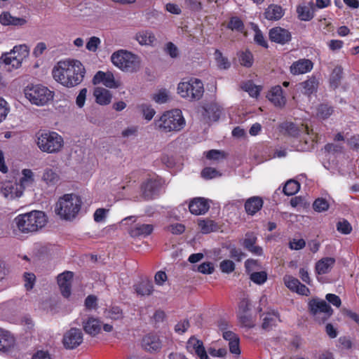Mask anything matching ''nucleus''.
<instances>
[{
    "label": "nucleus",
    "instance_id": "obj_13",
    "mask_svg": "<svg viewBox=\"0 0 359 359\" xmlns=\"http://www.w3.org/2000/svg\"><path fill=\"white\" fill-rule=\"evenodd\" d=\"M142 348L150 353H157L162 348V341L159 336L154 333L144 335L141 341Z\"/></svg>",
    "mask_w": 359,
    "mask_h": 359
},
{
    "label": "nucleus",
    "instance_id": "obj_22",
    "mask_svg": "<svg viewBox=\"0 0 359 359\" xmlns=\"http://www.w3.org/2000/svg\"><path fill=\"white\" fill-rule=\"evenodd\" d=\"M266 97L276 107H283L286 104V97L283 95V90L280 86L271 87L267 93Z\"/></svg>",
    "mask_w": 359,
    "mask_h": 359
},
{
    "label": "nucleus",
    "instance_id": "obj_46",
    "mask_svg": "<svg viewBox=\"0 0 359 359\" xmlns=\"http://www.w3.org/2000/svg\"><path fill=\"white\" fill-rule=\"evenodd\" d=\"M107 318L114 320H121L123 318L122 309L119 306H112L105 311Z\"/></svg>",
    "mask_w": 359,
    "mask_h": 359
},
{
    "label": "nucleus",
    "instance_id": "obj_9",
    "mask_svg": "<svg viewBox=\"0 0 359 359\" xmlns=\"http://www.w3.org/2000/svg\"><path fill=\"white\" fill-rule=\"evenodd\" d=\"M34 182V175L32 170L23 169L19 184H8L4 188L6 197L10 198H19L22 195L24 190L32 187Z\"/></svg>",
    "mask_w": 359,
    "mask_h": 359
},
{
    "label": "nucleus",
    "instance_id": "obj_52",
    "mask_svg": "<svg viewBox=\"0 0 359 359\" xmlns=\"http://www.w3.org/2000/svg\"><path fill=\"white\" fill-rule=\"evenodd\" d=\"M257 238L253 232H247L243 239V245L248 250L251 248L257 243Z\"/></svg>",
    "mask_w": 359,
    "mask_h": 359
},
{
    "label": "nucleus",
    "instance_id": "obj_19",
    "mask_svg": "<svg viewBox=\"0 0 359 359\" xmlns=\"http://www.w3.org/2000/svg\"><path fill=\"white\" fill-rule=\"evenodd\" d=\"M210 204L207 199L202 197H196L190 201L189 210L190 212L195 215H204L208 211Z\"/></svg>",
    "mask_w": 359,
    "mask_h": 359
},
{
    "label": "nucleus",
    "instance_id": "obj_40",
    "mask_svg": "<svg viewBox=\"0 0 359 359\" xmlns=\"http://www.w3.org/2000/svg\"><path fill=\"white\" fill-rule=\"evenodd\" d=\"M297 13L299 20L309 21L313 18L311 8L306 5H299L297 7Z\"/></svg>",
    "mask_w": 359,
    "mask_h": 359
},
{
    "label": "nucleus",
    "instance_id": "obj_11",
    "mask_svg": "<svg viewBox=\"0 0 359 359\" xmlns=\"http://www.w3.org/2000/svg\"><path fill=\"white\" fill-rule=\"evenodd\" d=\"M83 339L82 331L72 327L64 334L62 344L67 349H74L83 342Z\"/></svg>",
    "mask_w": 359,
    "mask_h": 359
},
{
    "label": "nucleus",
    "instance_id": "obj_49",
    "mask_svg": "<svg viewBox=\"0 0 359 359\" xmlns=\"http://www.w3.org/2000/svg\"><path fill=\"white\" fill-rule=\"evenodd\" d=\"M283 280L285 286L291 291L294 292L297 290L299 285H300V281L292 276H285L283 278Z\"/></svg>",
    "mask_w": 359,
    "mask_h": 359
},
{
    "label": "nucleus",
    "instance_id": "obj_3",
    "mask_svg": "<svg viewBox=\"0 0 359 359\" xmlns=\"http://www.w3.org/2000/svg\"><path fill=\"white\" fill-rule=\"evenodd\" d=\"M46 222V215L43 212L39 210L19 215L14 219L18 229L24 233L35 232L43 227Z\"/></svg>",
    "mask_w": 359,
    "mask_h": 359
},
{
    "label": "nucleus",
    "instance_id": "obj_45",
    "mask_svg": "<svg viewBox=\"0 0 359 359\" xmlns=\"http://www.w3.org/2000/svg\"><path fill=\"white\" fill-rule=\"evenodd\" d=\"M137 108L141 111L147 121H151L156 114L155 110L150 104H141L137 106Z\"/></svg>",
    "mask_w": 359,
    "mask_h": 359
},
{
    "label": "nucleus",
    "instance_id": "obj_57",
    "mask_svg": "<svg viewBox=\"0 0 359 359\" xmlns=\"http://www.w3.org/2000/svg\"><path fill=\"white\" fill-rule=\"evenodd\" d=\"M261 267L259 262L253 259H248L245 262V268L247 273L250 274L254 271L259 269Z\"/></svg>",
    "mask_w": 359,
    "mask_h": 359
},
{
    "label": "nucleus",
    "instance_id": "obj_50",
    "mask_svg": "<svg viewBox=\"0 0 359 359\" xmlns=\"http://www.w3.org/2000/svg\"><path fill=\"white\" fill-rule=\"evenodd\" d=\"M219 269L222 273L229 274L235 270L236 265L233 261L224 259L220 262Z\"/></svg>",
    "mask_w": 359,
    "mask_h": 359
},
{
    "label": "nucleus",
    "instance_id": "obj_36",
    "mask_svg": "<svg viewBox=\"0 0 359 359\" xmlns=\"http://www.w3.org/2000/svg\"><path fill=\"white\" fill-rule=\"evenodd\" d=\"M300 85L304 89V93L309 95L317 90L318 81L315 76H311L302 82Z\"/></svg>",
    "mask_w": 359,
    "mask_h": 359
},
{
    "label": "nucleus",
    "instance_id": "obj_32",
    "mask_svg": "<svg viewBox=\"0 0 359 359\" xmlns=\"http://www.w3.org/2000/svg\"><path fill=\"white\" fill-rule=\"evenodd\" d=\"M157 189V183L155 180L148 179L141 185V190L144 197L149 200L151 199Z\"/></svg>",
    "mask_w": 359,
    "mask_h": 359
},
{
    "label": "nucleus",
    "instance_id": "obj_20",
    "mask_svg": "<svg viewBox=\"0 0 359 359\" xmlns=\"http://www.w3.org/2000/svg\"><path fill=\"white\" fill-rule=\"evenodd\" d=\"M222 113V108L216 103H210L203 107L202 114L204 121L207 123L217 121Z\"/></svg>",
    "mask_w": 359,
    "mask_h": 359
},
{
    "label": "nucleus",
    "instance_id": "obj_21",
    "mask_svg": "<svg viewBox=\"0 0 359 359\" xmlns=\"http://www.w3.org/2000/svg\"><path fill=\"white\" fill-rule=\"evenodd\" d=\"M16 340L8 331L0 328V351L6 353L14 349Z\"/></svg>",
    "mask_w": 359,
    "mask_h": 359
},
{
    "label": "nucleus",
    "instance_id": "obj_15",
    "mask_svg": "<svg viewBox=\"0 0 359 359\" xmlns=\"http://www.w3.org/2000/svg\"><path fill=\"white\" fill-rule=\"evenodd\" d=\"M269 37L271 41L285 45L292 39L290 32L281 27H275L269 29Z\"/></svg>",
    "mask_w": 359,
    "mask_h": 359
},
{
    "label": "nucleus",
    "instance_id": "obj_12",
    "mask_svg": "<svg viewBox=\"0 0 359 359\" xmlns=\"http://www.w3.org/2000/svg\"><path fill=\"white\" fill-rule=\"evenodd\" d=\"M74 273L69 271H65L59 274L57 277L60 290L65 298H69L72 294V283Z\"/></svg>",
    "mask_w": 359,
    "mask_h": 359
},
{
    "label": "nucleus",
    "instance_id": "obj_56",
    "mask_svg": "<svg viewBox=\"0 0 359 359\" xmlns=\"http://www.w3.org/2000/svg\"><path fill=\"white\" fill-rule=\"evenodd\" d=\"M238 319L241 325L244 327L251 328L254 327V322L248 313H238Z\"/></svg>",
    "mask_w": 359,
    "mask_h": 359
},
{
    "label": "nucleus",
    "instance_id": "obj_63",
    "mask_svg": "<svg viewBox=\"0 0 359 359\" xmlns=\"http://www.w3.org/2000/svg\"><path fill=\"white\" fill-rule=\"evenodd\" d=\"M101 43V40L100 38L97 36H92L89 39L88 41L86 43V48L89 51L95 52L98 48Z\"/></svg>",
    "mask_w": 359,
    "mask_h": 359
},
{
    "label": "nucleus",
    "instance_id": "obj_18",
    "mask_svg": "<svg viewBox=\"0 0 359 359\" xmlns=\"http://www.w3.org/2000/svg\"><path fill=\"white\" fill-rule=\"evenodd\" d=\"M313 63L309 59L302 58L292 62L290 67V72L292 75L306 74L312 70Z\"/></svg>",
    "mask_w": 359,
    "mask_h": 359
},
{
    "label": "nucleus",
    "instance_id": "obj_53",
    "mask_svg": "<svg viewBox=\"0 0 359 359\" xmlns=\"http://www.w3.org/2000/svg\"><path fill=\"white\" fill-rule=\"evenodd\" d=\"M205 157L209 160L219 161L226 158L224 151L217 149H211L206 152Z\"/></svg>",
    "mask_w": 359,
    "mask_h": 359
},
{
    "label": "nucleus",
    "instance_id": "obj_35",
    "mask_svg": "<svg viewBox=\"0 0 359 359\" xmlns=\"http://www.w3.org/2000/svg\"><path fill=\"white\" fill-rule=\"evenodd\" d=\"M241 88L248 92L252 97L257 98L262 90V86L255 85L252 81L249 80L242 83Z\"/></svg>",
    "mask_w": 359,
    "mask_h": 359
},
{
    "label": "nucleus",
    "instance_id": "obj_16",
    "mask_svg": "<svg viewBox=\"0 0 359 359\" xmlns=\"http://www.w3.org/2000/svg\"><path fill=\"white\" fill-rule=\"evenodd\" d=\"M280 131L285 135L292 137H299L302 133L309 134V128L306 126L302 125L301 127L292 122H284L280 125Z\"/></svg>",
    "mask_w": 359,
    "mask_h": 359
},
{
    "label": "nucleus",
    "instance_id": "obj_10",
    "mask_svg": "<svg viewBox=\"0 0 359 359\" xmlns=\"http://www.w3.org/2000/svg\"><path fill=\"white\" fill-rule=\"evenodd\" d=\"M28 49L26 45L15 46L8 53H4L0 57V63H3L8 71L20 68L23 58L27 55Z\"/></svg>",
    "mask_w": 359,
    "mask_h": 359
},
{
    "label": "nucleus",
    "instance_id": "obj_51",
    "mask_svg": "<svg viewBox=\"0 0 359 359\" xmlns=\"http://www.w3.org/2000/svg\"><path fill=\"white\" fill-rule=\"evenodd\" d=\"M313 208L315 211L321 212L329 208V203L325 198H318L313 202Z\"/></svg>",
    "mask_w": 359,
    "mask_h": 359
},
{
    "label": "nucleus",
    "instance_id": "obj_58",
    "mask_svg": "<svg viewBox=\"0 0 359 359\" xmlns=\"http://www.w3.org/2000/svg\"><path fill=\"white\" fill-rule=\"evenodd\" d=\"M152 99L158 104L165 103L168 100V95L166 90H160L157 93L153 95Z\"/></svg>",
    "mask_w": 359,
    "mask_h": 359
},
{
    "label": "nucleus",
    "instance_id": "obj_64",
    "mask_svg": "<svg viewBox=\"0 0 359 359\" xmlns=\"http://www.w3.org/2000/svg\"><path fill=\"white\" fill-rule=\"evenodd\" d=\"M229 256L231 259H234L236 262H241L244 257H245V254L241 251V249L233 246L229 250Z\"/></svg>",
    "mask_w": 359,
    "mask_h": 359
},
{
    "label": "nucleus",
    "instance_id": "obj_39",
    "mask_svg": "<svg viewBox=\"0 0 359 359\" xmlns=\"http://www.w3.org/2000/svg\"><path fill=\"white\" fill-rule=\"evenodd\" d=\"M240 64L245 67H251L254 62V57L249 50H245L238 54Z\"/></svg>",
    "mask_w": 359,
    "mask_h": 359
},
{
    "label": "nucleus",
    "instance_id": "obj_43",
    "mask_svg": "<svg viewBox=\"0 0 359 359\" xmlns=\"http://www.w3.org/2000/svg\"><path fill=\"white\" fill-rule=\"evenodd\" d=\"M255 35H254V41L256 44L259 46H262L264 48H269V44L267 41L266 40L262 32L259 29L257 26H255L254 28Z\"/></svg>",
    "mask_w": 359,
    "mask_h": 359
},
{
    "label": "nucleus",
    "instance_id": "obj_8",
    "mask_svg": "<svg viewBox=\"0 0 359 359\" xmlns=\"http://www.w3.org/2000/svg\"><path fill=\"white\" fill-rule=\"evenodd\" d=\"M25 94L32 104L37 106L47 104L54 97L53 91L41 84L27 86Z\"/></svg>",
    "mask_w": 359,
    "mask_h": 359
},
{
    "label": "nucleus",
    "instance_id": "obj_48",
    "mask_svg": "<svg viewBox=\"0 0 359 359\" xmlns=\"http://www.w3.org/2000/svg\"><path fill=\"white\" fill-rule=\"evenodd\" d=\"M42 179L47 184H55L58 180L57 174L52 169L47 168L44 170Z\"/></svg>",
    "mask_w": 359,
    "mask_h": 359
},
{
    "label": "nucleus",
    "instance_id": "obj_1",
    "mask_svg": "<svg viewBox=\"0 0 359 359\" xmlns=\"http://www.w3.org/2000/svg\"><path fill=\"white\" fill-rule=\"evenodd\" d=\"M86 70L79 60H62L53 67L52 74L54 79L67 88L74 87L81 83Z\"/></svg>",
    "mask_w": 359,
    "mask_h": 359
},
{
    "label": "nucleus",
    "instance_id": "obj_14",
    "mask_svg": "<svg viewBox=\"0 0 359 359\" xmlns=\"http://www.w3.org/2000/svg\"><path fill=\"white\" fill-rule=\"evenodd\" d=\"M309 309L311 314L316 316L318 313H323L325 315L323 321L327 320L333 313V309L329 304L324 300L311 299L309 302Z\"/></svg>",
    "mask_w": 359,
    "mask_h": 359
},
{
    "label": "nucleus",
    "instance_id": "obj_29",
    "mask_svg": "<svg viewBox=\"0 0 359 359\" xmlns=\"http://www.w3.org/2000/svg\"><path fill=\"white\" fill-rule=\"evenodd\" d=\"M93 95L95 97V101L97 104L101 105H107L111 102V94L109 90L100 87H97L94 89Z\"/></svg>",
    "mask_w": 359,
    "mask_h": 359
},
{
    "label": "nucleus",
    "instance_id": "obj_41",
    "mask_svg": "<svg viewBox=\"0 0 359 359\" xmlns=\"http://www.w3.org/2000/svg\"><path fill=\"white\" fill-rule=\"evenodd\" d=\"M300 189V184L294 180L287 181L283 187V191L286 196H293L297 194Z\"/></svg>",
    "mask_w": 359,
    "mask_h": 359
},
{
    "label": "nucleus",
    "instance_id": "obj_44",
    "mask_svg": "<svg viewBox=\"0 0 359 359\" xmlns=\"http://www.w3.org/2000/svg\"><path fill=\"white\" fill-rule=\"evenodd\" d=\"M333 111L332 107L327 104H321L317 109V115L323 119H326L332 114Z\"/></svg>",
    "mask_w": 359,
    "mask_h": 359
},
{
    "label": "nucleus",
    "instance_id": "obj_17",
    "mask_svg": "<svg viewBox=\"0 0 359 359\" xmlns=\"http://www.w3.org/2000/svg\"><path fill=\"white\" fill-rule=\"evenodd\" d=\"M93 83L95 85L102 83L109 88H116L119 86V83L115 80L114 74L110 72L98 71L93 78Z\"/></svg>",
    "mask_w": 359,
    "mask_h": 359
},
{
    "label": "nucleus",
    "instance_id": "obj_26",
    "mask_svg": "<svg viewBox=\"0 0 359 359\" xmlns=\"http://www.w3.org/2000/svg\"><path fill=\"white\" fill-rule=\"evenodd\" d=\"M222 337L226 341H229L230 353L236 357H238L241 355L240 339L238 336L231 331H226L222 333Z\"/></svg>",
    "mask_w": 359,
    "mask_h": 359
},
{
    "label": "nucleus",
    "instance_id": "obj_31",
    "mask_svg": "<svg viewBox=\"0 0 359 359\" xmlns=\"http://www.w3.org/2000/svg\"><path fill=\"white\" fill-rule=\"evenodd\" d=\"M135 290L138 295L149 296L154 291V285L149 280H142L134 286Z\"/></svg>",
    "mask_w": 359,
    "mask_h": 359
},
{
    "label": "nucleus",
    "instance_id": "obj_25",
    "mask_svg": "<svg viewBox=\"0 0 359 359\" xmlns=\"http://www.w3.org/2000/svg\"><path fill=\"white\" fill-rule=\"evenodd\" d=\"M83 330L90 336H96L101 331V322L93 316L82 320Z\"/></svg>",
    "mask_w": 359,
    "mask_h": 359
},
{
    "label": "nucleus",
    "instance_id": "obj_27",
    "mask_svg": "<svg viewBox=\"0 0 359 359\" xmlns=\"http://www.w3.org/2000/svg\"><path fill=\"white\" fill-rule=\"evenodd\" d=\"M264 201L260 196H252L248 198L244 207L248 215H254L263 207Z\"/></svg>",
    "mask_w": 359,
    "mask_h": 359
},
{
    "label": "nucleus",
    "instance_id": "obj_42",
    "mask_svg": "<svg viewBox=\"0 0 359 359\" xmlns=\"http://www.w3.org/2000/svg\"><path fill=\"white\" fill-rule=\"evenodd\" d=\"M198 226L203 233H209L215 231L217 228V224L212 220H200Z\"/></svg>",
    "mask_w": 359,
    "mask_h": 359
},
{
    "label": "nucleus",
    "instance_id": "obj_28",
    "mask_svg": "<svg viewBox=\"0 0 359 359\" xmlns=\"http://www.w3.org/2000/svg\"><path fill=\"white\" fill-rule=\"evenodd\" d=\"M285 11L281 6L277 4L269 5L264 11V17L268 20L277 21L283 18Z\"/></svg>",
    "mask_w": 359,
    "mask_h": 359
},
{
    "label": "nucleus",
    "instance_id": "obj_59",
    "mask_svg": "<svg viewBox=\"0 0 359 359\" xmlns=\"http://www.w3.org/2000/svg\"><path fill=\"white\" fill-rule=\"evenodd\" d=\"M337 229L343 234H349L352 231V226L347 220L344 219L337 224Z\"/></svg>",
    "mask_w": 359,
    "mask_h": 359
},
{
    "label": "nucleus",
    "instance_id": "obj_54",
    "mask_svg": "<svg viewBox=\"0 0 359 359\" xmlns=\"http://www.w3.org/2000/svg\"><path fill=\"white\" fill-rule=\"evenodd\" d=\"M25 287L27 290H31L35 284L36 276L33 273L25 272L23 275Z\"/></svg>",
    "mask_w": 359,
    "mask_h": 359
},
{
    "label": "nucleus",
    "instance_id": "obj_4",
    "mask_svg": "<svg viewBox=\"0 0 359 359\" xmlns=\"http://www.w3.org/2000/svg\"><path fill=\"white\" fill-rule=\"evenodd\" d=\"M36 142L39 149L48 154L60 152L64 147L62 137L55 131L39 130L36 134Z\"/></svg>",
    "mask_w": 359,
    "mask_h": 359
},
{
    "label": "nucleus",
    "instance_id": "obj_62",
    "mask_svg": "<svg viewBox=\"0 0 359 359\" xmlns=\"http://www.w3.org/2000/svg\"><path fill=\"white\" fill-rule=\"evenodd\" d=\"M84 306L86 309L92 310L97 308V298L95 295H88L84 302Z\"/></svg>",
    "mask_w": 359,
    "mask_h": 359
},
{
    "label": "nucleus",
    "instance_id": "obj_55",
    "mask_svg": "<svg viewBox=\"0 0 359 359\" xmlns=\"http://www.w3.org/2000/svg\"><path fill=\"white\" fill-rule=\"evenodd\" d=\"M196 271L203 274H211L215 271L213 263L206 262L198 266Z\"/></svg>",
    "mask_w": 359,
    "mask_h": 359
},
{
    "label": "nucleus",
    "instance_id": "obj_38",
    "mask_svg": "<svg viewBox=\"0 0 359 359\" xmlns=\"http://www.w3.org/2000/svg\"><path fill=\"white\" fill-rule=\"evenodd\" d=\"M343 74V69L341 66H337L332 70L330 77V85L335 89L339 87L341 83V80Z\"/></svg>",
    "mask_w": 359,
    "mask_h": 359
},
{
    "label": "nucleus",
    "instance_id": "obj_23",
    "mask_svg": "<svg viewBox=\"0 0 359 359\" xmlns=\"http://www.w3.org/2000/svg\"><path fill=\"white\" fill-rule=\"evenodd\" d=\"M262 320V328L265 330H271L280 322V314L277 311L264 313L260 316Z\"/></svg>",
    "mask_w": 359,
    "mask_h": 359
},
{
    "label": "nucleus",
    "instance_id": "obj_7",
    "mask_svg": "<svg viewBox=\"0 0 359 359\" xmlns=\"http://www.w3.org/2000/svg\"><path fill=\"white\" fill-rule=\"evenodd\" d=\"M177 92L180 96L189 101L200 100L204 93L203 82L196 78L183 81L178 84Z\"/></svg>",
    "mask_w": 359,
    "mask_h": 359
},
{
    "label": "nucleus",
    "instance_id": "obj_6",
    "mask_svg": "<svg viewBox=\"0 0 359 359\" xmlns=\"http://www.w3.org/2000/svg\"><path fill=\"white\" fill-rule=\"evenodd\" d=\"M185 126V120L180 109L165 111L161 116L156 126L163 132L180 131Z\"/></svg>",
    "mask_w": 359,
    "mask_h": 359
},
{
    "label": "nucleus",
    "instance_id": "obj_24",
    "mask_svg": "<svg viewBox=\"0 0 359 359\" xmlns=\"http://www.w3.org/2000/svg\"><path fill=\"white\" fill-rule=\"evenodd\" d=\"M154 226L152 224L137 223L130 228L128 233L133 238H145L152 233Z\"/></svg>",
    "mask_w": 359,
    "mask_h": 359
},
{
    "label": "nucleus",
    "instance_id": "obj_60",
    "mask_svg": "<svg viewBox=\"0 0 359 359\" xmlns=\"http://www.w3.org/2000/svg\"><path fill=\"white\" fill-rule=\"evenodd\" d=\"M184 4L191 11L198 12L202 10V4L199 0H184Z\"/></svg>",
    "mask_w": 359,
    "mask_h": 359
},
{
    "label": "nucleus",
    "instance_id": "obj_33",
    "mask_svg": "<svg viewBox=\"0 0 359 359\" xmlns=\"http://www.w3.org/2000/svg\"><path fill=\"white\" fill-rule=\"evenodd\" d=\"M135 39L141 45H152L156 41V37L151 32L144 30L136 34Z\"/></svg>",
    "mask_w": 359,
    "mask_h": 359
},
{
    "label": "nucleus",
    "instance_id": "obj_2",
    "mask_svg": "<svg viewBox=\"0 0 359 359\" xmlns=\"http://www.w3.org/2000/svg\"><path fill=\"white\" fill-rule=\"evenodd\" d=\"M83 202L75 194H66L59 198L55 204V212L62 219H74L81 210Z\"/></svg>",
    "mask_w": 359,
    "mask_h": 359
},
{
    "label": "nucleus",
    "instance_id": "obj_61",
    "mask_svg": "<svg viewBox=\"0 0 359 359\" xmlns=\"http://www.w3.org/2000/svg\"><path fill=\"white\" fill-rule=\"evenodd\" d=\"M220 175L219 171L211 167H206L201 172V176L205 179H212Z\"/></svg>",
    "mask_w": 359,
    "mask_h": 359
},
{
    "label": "nucleus",
    "instance_id": "obj_37",
    "mask_svg": "<svg viewBox=\"0 0 359 359\" xmlns=\"http://www.w3.org/2000/svg\"><path fill=\"white\" fill-rule=\"evenodd\" d=\"M226 27L232 32L242 33L245 29L243 20L238 16H232L227 22Z\"/></svg>",
    "mask_w": 359,
    "mask_h": 359
},
{
    "label": "nucleus",
    "instance_id": "obj_34",
    "mask_svg": "<svg viewBox=\"0 0 359 359\" xmlns=\"http://www.w3.org/2000/svg\"><path fill=\"white\" fill-rule=\"evenodd\" d=\"M214 59L218 69H228L230 68L231 62L219 49H215L214 52Z\"/></svg>",
    "mask_w": 359,
    "mask_h": 359
},
{
    "label": "nucleus",
    "instance_id": "obj_5",
    "mask_svg": "<svg viewBox=\"0 0 359 359\" xmlns=\"http://www.w3.org/2000/svg\"><path fill=\"white\" fill-rule=\"evenodd\" d=\"M111 60L114 66L125 72H137L140 68V57L126 50L114 52L111 56Z\"/></svg>",
    "mask_w": 359,
    "mask_h": 359
},
{
    "label": "nucleus",
    "instance_id": "obj_30",
    "mask_svg": "<svg viewBox=\"0 0 359 359\" xmlns=\"http://www.w3.org/2000/svg\"><path fill=\"white\" fill-rule=\"evenodd\" d=\"M335 263L332 257H325L319 260L316 264V271L318 274L322 275L330 272Z\"/></svg>",
    "mask_w": 359,
    "mask_h": 359
},
{
    "label": "nucleus",
    "instance_id": "obj_47",
    "mask_svg": "<svg viewBox=\"0 0 359 359\" xmlns=\"http://www.w3.org/2000/svg\"><path fill=\"white\" fill-rule=\"evenodd\" d=\"M250 279L254 283L262 285L266 281L267 273L264 271L252 272L250 274Z\"/></svg>",
    "mask_w": 359,
    "mask_h": 359
}]
</instances>
